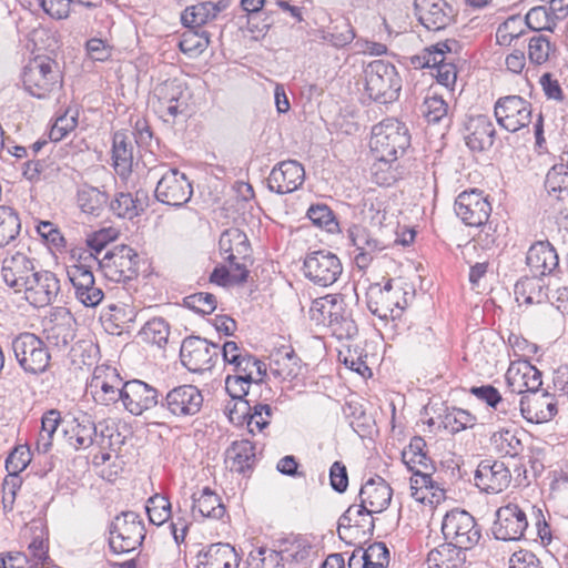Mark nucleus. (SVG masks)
Returning <instances> with one entry per match:
<instances>
[{"mask_svg": "<svg viewBox=\"0 0 568 568\" xmlns=\"http://www.w3.org/2000/svg\"><path fill=\"white\" fill-rule=\"evenodd\" d=\"M496 130L491 120L484 114L471 116L466 124L465 141L473 151H484L494 144Z\"/></svg>", "mask_w": 568, "mask_h": 568, "instance_id": "2f4dec72", "label": "nucleus"}, {"mask_svg": "<svg viewBox=\"0 0 568 568\" xmlns=\"http://www.w3.org/2000/svg\"><path fill=\"white\" fill-rule=\"evenodd\" d=\"M526 264L535 276L552 274L559 266L556 248L549 241H537L530 245L526 255Z\"/></svg>", "mask_w": 568, "mask_h": 568, "instance_id": "c85d7f7f", "label": "nucleus"}, {"mask_svg": "<svg viewBox=\"0 0 568 568\" xmlns=\"http://www.w3.org/2000/svg\"><path fill=\"white\" fill-rule=\"evenodd\" d=\"M22 82L32 97H50L62 83L58 63L45 55L36 57L24 67Z\"/></svg>", "mask_w": 568, "mask_h": 568, "instance_id": "7ed1b4c3", "label": "nucleus"}, {"mask_svg": "<svg viewBox=\"0 0 568 568\" xmlns=\"http://www.w3.org/2000/svg\"><path fill=\"white\" fill-rule=\"evenodd\" d=\"M74 325L75 321L68 310H55L44 324L47 342L54 347L65 348L74 338Z\"/></svg>", "mask_w": 568, "mask_h": 568, "instance_id": "bb28decb", "label": "nucleus"}, {"mask_svg": "<svg viewBox=\"0 0 568 568\" xmlns=\"http://www.w3.org/2000/svg\"><path fill=\"white\" fill-rule=\"evenodd\" d=\"M554 50L549 39L542 34H536L529 39L528 58L534 64L540 65L546 63Z\"/></svg>", "mask_w": 568, "mask_h": 568, "instance_id": "4d7b16f0", "label": "nucleus"}, {"mask_svg": "<svg viewBox=\"0 0 568 568\" xmlns=\"http://www.w3.org/2000/svg\"><path fill=\"white\" fill-rule=\"evenodd\" d=\"M393 490L384 478L368 479L359 490V498L368 514L384 511L390 503Z\"/></svg>", "mask_w": 568, "mask_h": 568, "instance_id": "7c9ffc66", "label": "nucleus"}, {"mask_svg": "<svg viewBox=\"0 0 568 568\" xmlns=\"http://www.w3.org/2000/svg\"><path fill=\"white\" fill-rule=\"evenodd\" d=\"M347 233L351 243L357 251L354 261L362 270L368 267L377 254L386 248V245L381 240L373 236V234L362 225L353 224L349 226Z\"/></svg>", "mask_w": 568, "mask_h": 568, "instance_id": "a878e982", "label": "nucleus"}, {"mask_svg": "<svg viewBox=\"0 0 568 568\" xmlns=\"http://www.w3.org/2000/svg\"><path fill=\"white\" fill-rule=\"evenodd\" d=\"M455 212L467 226L479 227L488 222L491 205L481 191L473 189L457 196Z\"/></svg>", "mask_w": 568, "mask_h": 568, "instance_id": "2eb2a0df", "label": "nucleus"}, {"mask_svg": "<svg viewBox=\"0 0 568 568\" xmlns=\"http://www.w3.org/2000/svg\"><path fill=\"white\" fill-rule=\"evenodd\" d=\"M368 568H385L389 562V551L384 542H374L362 550Z\"/></svg>", "mask_w": 568, "mask_h": 568, "instance_id": "774afa93", "label": "nucleus"}, {"mask_svg": "<svg viewBox=\"0 0 568 568\" xmlns=\"http://www.w3.org/2000/svg\"><path fill=\"white\" fill-rule=\"evenodd\" d=\"M277 542L284 561L297 565L307 564L310 561L313 547L306 538L294 536L280 539Z\"/></svg>", "mask_w": 568, "mask_h": 568, "instance_id": "79ce46f5", "label": "nucleus"}, {"mask_svg": "<svg viewBox=\"0 0 568 568\" xmlns=\"http://www.w3.org/2000/svg\"><path fill=\"white\" fill-rule=\"evenodd\" d=\"M409 144L408 129L397 119H385L372 129L369 148L381 165L396 162Z\"/></svg>", "mask_w": 568, "mask_h": 568, "instance_id": "f257e3e1", "label": "nucleus"}, {"mask_svg": "<svg viewBox=\"0 0 568 568\" xmlns=\"http://www.w3.org/2000/svg\"><path fill=\"white\" fill-rule=\"evenodd\" d=\"M139 255L128 245H118L108 251L101 258L97 256V266L104 277L112 282H129L139 274Z\"/></svg>", "mask_w": 568, "mask_h": 568, "instance_id": "1a4fd4ad", "label": "nucleus"}, {"mask_svg": "<svg viewBox=\"0 0 568 568\" xmlns=\"http://www.w3.org/2000/svg\"><path fill=\"white\" fill-rule=\"evenodd\" d=\"M74 263L68 265L67 275L73 286L75 298L85 307L98 306L104 297L102 288L97 284L93 267L97 256L93 253L80 252L72 255Z\"/></svg>", "mask_w": 568, "mask_h": 568, "instance_id": "f03ea898", "label": "nucleus"}, {"mask_svg": "<svg viewBox=\"0 0 568 568\" xmlns=\"http://www.w3.org/2000/svg\"><path fill=\"white\" fill-rule=\"evenodd\" d=\"M112 160L116 173L125 178L132 171L133 145L130 136L123 131L113 134Z\"/></svg>", "mask_w": 568, "mask_h": 568, "instance_id": "4c0bfd02", "label": "nucleus"}, {"mask_svg": "<svg viewBox=\"0 0 568 568\" xmlns=\"http://www.w3.org/2000/svg\"><path fill=\"white\" fill-rule=\"evenodd\" d=\"M443 424L445 429L452 434L473 428L476 424V416L466 409L452 407L444 415Z\"/></svg>", "mask_w": 568, "mask_h": 568, "instance_id": "864d4df0", "label": "nucleus"}, {"mask_svg": "<svg viewBox=\"0 0 568 568\" xmlns=\"http://www.w3.org/2000/svg\"><path fill=\"white\" fill-rule=\"evenodd\" d=\"M203 395L201 390L190 384L180 385L166 393L162 398L160 409L165 410L166 415L178 418H185L196 415L203 406ZM155 415H160L158 412Z\"/></svg>", "mask_w": 568, "mask_h": 568, "instance_id": "9b49d317", "label": "nucleus"}, {"mask_svg": "<svg viewBox=\"0 0 568 568\" xmlns=\"http://www.w3.org/2000/svg\"><path fill=\"white\" fill-rule=\"evenodd\" d=\"M523 21L519 17H510L503 22L496 31V41L499 45H510L514 40L523 36Z\"/></svg>", "mask_w": 568, "mask_h": 568, "instance_id": "0e129e2a", "label": "nucleus"}, {"mask_svg": "<svg viewBox=\"0 0 568 568\" xmlns=\"http://www.w3.org/2000/svg\"><path fill=\"white\" fill-rule=\"evenodd\" d=\"M109 196L105 192L100 191L98 187L81 184L77 191V204L80 210L92 216H100L103 212Z\"/></svg>", "mask_w": 568, "mask_h": 568, "instance_id": "a19ab883", "label": "nucleus"}, {"mask_svg": "<svg viewBox=\"0 0 568 568\" xmlns=\"http://www.w3.org/2000/svg\"><path fill=\"white\" fill-rule=\"evenodd\" d=\"M22 292L31 305L44 307L55 301L60 292V280L50 271H34Z\"/></svg>", "mask_w": 568, "mask_h": 568, "instance_id": "6ab92c4d", "label": "nucleus"}, {"mask_svg": "<svg viewBox=\"0 0 568 568\" xmlns=\"http://www.w3.org/2000/svg\"><path fill=\"white\" fill-rule=\"evenodd\" d=\"M322 39L335 48H344L355 39V31L346 20L336 23L326 31H322Z\"/></svg>", "mask_w": 568, "mask_h": 568, "instance_id": "5fc2aeb1", "label": "nucleus"}, {"mask_svg": "<svg viewBox=\"0 0 568 568\" xmlns=\"http://www.w3.org/2000/svg\"><path fill=\"white\" fill-rule=\"evenodd\" d=\"M148 200V193L142 190L136 191L135 194L119 192L110 202V210L120 219L133 220L144 212Z\"/></svg>", "mask_w": 568, "mask_h": 568, "instance_id": "c9c22d12", "label": "nucleus"}, {"mask_svg": "<svg viewBox=\"0 0 568 568\" xmlns=\"http://www.w3.org/2000/svg\"><path fill=\"white\" fill-rule=\"evenodd\" d=\"M300 358L291 351H280L272 356L271 371L283 379H293L300 374Z\"/></svg>", "mask_w": 568, "mask_h": 568, "instance_id": "49530a36", "label": "nucleus"}, {"mask_svg": "<svg viewBox=\"0 0 568 568\" xmlns=\"http://www.w3.org/2000/svg\"><path fill=\"white\" fill-rule=\"evenodd\" d=\"M442 532L447 544L465 551L473 549L481 538V528L475 518L458 508L444 516Z\"/></svg>", "mask_w": 568, "mask_h": 568, "instance_id": "423d86ee", "label": "nucleus"}, {"mask_svg": "<svg viewBox=\"0 0 568 568\" xmlns=\"http://www.w3.org/2000/svg\"><path fill=\"white\" fill-rule=\"evenodd\" d=\"M568 181V150L562 152L560 160L556 163L546 175V187L550 192H557L561 185Z\"/></svg>", "mask_w": 568, "mask_h": 568, "instance_id": "680f3d73", "label": "nucleus"}, {"mask_svg": "<svg viewBox=\"0 0 568 568\" xmlns=\"http://www.w3.org/2000/svg\"><path fill=\"white\" fill-rule=\"evenodd\" d=\"M226 458L232 470L245 473L255 463V446L248 439L235 440L227 448Z\"/></svg>", "mask_w": 568, "mask_h": 568, "instance_id": "37998d69", "label": "nucleus"}, {"mask_svg": "<svg viewBox=\"0 0 568 568\" xmlns=\"http://www.w3.org/2000/svg\"><path fill=\"white\" fill-rule=\"evenodd\" d=\"M465 562L466 551L447 542L430 550L426 559L429 568H464Z\"/></svg>", "mask_w": 568, "mask_h": 568, "instance_id": "ea45409f", "label": "nucleus"}, {"mask_svg": "<svg viewBox=\"0 0 568 568\" xmlns=\"http://www.w3.org/2000/svg\"><path fill=\"white\" fill-rule=\"evenodd\" d=\"M154 194L161 203L180 207L190 201L193 189L184 173L170 169L159 180Z\"/></svg>", "mask_w": 568, "mask_h": 568, "instance_id": "4468645a", "label": "nucleus"}, {"mask_svg": "<svg viewBox=\"0 0 568 568\" xmlns=\"http://www.w3.org/2000/svg\"><path fill=\"white\" fill-rule=\"evenodd\" d=\"M156 91L161 106L165 109L166 113L172 118H175L185 110V88L181 82L176 80L168 81L161 84Z\"/></svg>", "mask_w": 568, "mask_h": 568, "instance_id": "58836bf2", "label": "nucleus"}, {"mask_svg": "<svg viewBox=\"0 0 568 568\" xmlns=\"http://www.w3.org/2000/svg\"><path fill=\"white\" fill-rule=\"evenodd\" d=\"M11 346L19 366L26 374L40 375L49 368L50 352L36 334L21 333L13 338Z\"/></svg>", "mask_w": 568, "mask_h": 568, "instance_id": "0eeeda50", "label": "nucleus"}, {"mask_svg": "<svg viewBox=\"0 0 568 568\" xmlns=\"http://www.w3.org/2000/svg\"><path fill=\"white\" fill-rule=\"evenodd\" d=\"M306 215L314 225L324 227L327 232L332 233L338 226L333 211L326 204L311 205Z\"/></svg>", "mask_w": 568, "mask_h": 568, "instance_id": "052dcab7", "label": "nucleus"}, {"mask_svg": "<svg viewBox=\"0 0 568 568\" xmlns=\"http://www.w3.org/2000/svg\"><path fill=\"white\" fill-rule=\"evenodd\" d=\"M402 460L409 470L418 467L432 468V460L426 452V442L422 436H414L402 452Z\"/></svg>", "mask_w": 568, "mask_h": 568, "instance_id": "a18cd8bd", "label": "nucleus"}, {"mask_svg": "<svg viewBox=\"0 0 568 568\" xmlns=\"http://www.w3.org/2000/svg\"><path fill=\"white\" fill-rule=\"evenodd\" d=\"M474 480L480 490L498 494L509 486L511 474L503 462L484 459L477 466Z\"/></svg>", "mask_w": 568, "mask_h": 568, "instance_id": "4be33fe9", "label": "nucleus"}, {"mask_svg": "<svg viewBox=\"0 0 568 568\" xmlns=\"http://www.w3.org/2000/svg\"><path fill=\"white\" fill-rule=\"evenodd\" d=\"M248 568H284V557L280 549L260 547L252 550L247 557Z\"/></svg>", "mask_w": 568, "mask_h": 568, "instance_id": "8fccbe9b", "label": "nucleus"}, {"mask_svg": "<svg viewBox=\"0 0 568 568\" xmlns=\"http://www.w3.org/2000/svg\"><path fill=\"white\" fill-rule=\"evenodd\" d=\"M494 111L498 124L509 132H517L531 122V104L520 95L499 98Z\"/></svg>", "mask_w": 568, "mask_h": 568, "instance_id": "ddd939ff", "label": "nucleus"}, {"mask_svg": "<svg viewBox=\"0 0 568 568\" xmlns=\"http://www.w3.org/2000/svg\"><path fill=\"white\" fill-rule=\"evenodd\" d=\"M123 381L115 368L97 367L89 384L94 399L102 405L114 404L123 399Z\"/></svg>", "mask_w": 568, "mask_h": 568, "instance_id": "dca6fc26", "label": "nucleus"}, {"mask_svg": "<svg viewBox=\"0 0 568 568\" xmlns=\"http://www.w3.org/2000/svg\"><path fill=\"white\" fill-rule=\"evenodd\" d=\"M219 246L226 262L251 258L252 248L250 241L240 229L232 227L225 230L220 236Z\"/></svg>", "mask_w": 568, "mask_h": 568, "instance_id": "f704fd0d", "label": "nucleus"}, {"mask_svg": "<svg viewBox=\"0 0 568 568\" xmlns=\"http://www.w3.org/2000/svg\"><path fill=\"white\" fill-rule=\"evenodd\" d=\"M169 335V323L162 317H154L148 321L140 331V336L143 341L158 345L159 347L168 343Z\"/></svg>", "mask_w": 568, "mask_h": 568, "instance_id": "603ef678", "label": "nucleus"}, {"mask_svg": "<svg viewBox=\"0 0 568 568\" xmlns=\"http://www.w3.org/2000/svg\"><path fill=\"white\" fill-rule=\"evenodd\" d=\"M63 425L68 442L74 449H85L93 445L97 426L88 413L83 410L69 412L63 417Z\"/></svg>", "mask_w": 568, "mask_h": 568, "instance_id": "aec40b11", "label": "nucleus"}, {"mask_svg": "<svg viewBox=\"0 0 568 568\" xmlns=\"http://www.w3.org/2000/svg\"><path fill=\"white\" fill-rule=\"evenodd\" d=\"M447 103L443 98L427 97L422 105V111L428 123H438L447 115Z\"/></svg>", "mask_w": 568, "mask_h": 568, "instance_id": "338daca9", "label": "nucleus"}, {"mask_svg": "<svg viewBox=\"0 0 568 568\" xmlns=\"http://www.w3.org/2000/svg\"><path fill=\"white\" fill-rule=\"evenodd\" d=\"M521 416L529 423L541 424L557 415V403L547 390H536L523 395L519 402Z\"/></svg>", "mask_w": 568, "mask_h": 568, "instance_id": "412c9836", "label": "nucleus"}, {"mask_svg": "<svg viewBox=\"0 0 568 568\" xmlns=\"http://www.w3.org/2000/svg\"><path fill=\"white\" fill-rule=\"evenodd\" d=\"M21 222L18 212L0 205V248L9 245L20 234Z\"/></svg>", "mask_w": 568, "mask_h": 568, "instance_id": "de8ad7c7", "label": "nucleus"}, {"mask_svg": "<svg viewBox=\"0 0 568 568\" xmlns=\"http://www.w3.org/2000/svg\"><path fill=\"white\" fill-rule=\"evenodd\" d=\"M210 44V34L202 29H187L181 36L179 47L189 55L202 53Z\"/></svg>", "mask_w": 568, "mask_h": 568, "instance_id": "3c124183", "label": "nucleus"}, {"mask_svg": "<svg viewBox=\"0 0 568 568\" xmlns=\"http://www.w3.org/2000/svg\"><path fill=\"white\" fill-rule=\"evenodd\" d=\"M527 527L528 521L524 510L515 504H508L497 510L493 534L499 540H519L524 537Z\"/></svg>", "mask_w": 568, "mask_h": 568, "instance_id": "a211bd4d", "label": "nucleus"}, {"mask_svg": "<svg viewBox=\"0 0 568 568\" xmlns=\"http://www.w3.org/2000/svg\"><path fill=\"white\" fill-rule=\"evenodd\" d=\"M182 365L190 372H210L220 358V346L200 336H187L180 348Z\"/></svg>", "mask_w": 568, "mask_h": 568, "instance_id": "9d476101", "label": "nucleus"}, {"mask_svg": "<svg viewBox=\"0 0 568 568\" xmlns=\"http://www.w3.org/2000/svg\"><path fill=\"white\" fill-rule=\"evenodd\" d=\"M151 524L161 526L171 517V503L162 495H154L149 498L145 506Z\"/></svg>", "mask_w": 568, "mask_h": 568, "instance_id": "6e6d98bb", "label": "nucleus"}, {"mask_svg": "<svg viewBox=\"0 0 568 568\" xmlns=\"http://www.w3.org/2000/svg\"><path fill=\"white\" fill-rule=\"evenodd\" d=\"M229 7L230 0L199 2L183 10L181 21L187 29H202L203 26L216 20L219 14Z\"/></svg>", "mask_w": 568, "mask_h": 568, "instance_id": "c756f323", "label": "nucleus"}, {"mask_svg": "<svg viewBox=\"0 0 568 568\" xmlns=\"http://www.w3.org/2000/svg\"><path fill=\"white\" fill-rule=\"evenodd\" d=\"M79 112L74 108H68L63 114L59 115L51 128L50 138L53 141L62 140L69 132L78 125Z\"/></svg>", "mask_w": 568, "mask_h": 568, "instance_id": "bf43d9fd", "label": "nucleus"}, {"mask_svg": "<svg viewBox=\"0 0 568 568\" xmlns=\"http://www.w3.org/2000/svg\"><path fill=\"white\" fill-rule=\"evenodd\" d=\"M144 523L135 511H122L109 528V545L113 552L125 554L140 548L145 538Z\"/></svg>", "mask_w": 568, "mask_h": 568, "instance_id": "20e7f679", "label": "nucleus"}, {"mask_svg": "<svg viewBox=\"0 0 568 568\" xmlns=\"http://www.w3.org/2000/svg\"><path fill=\"white\" fill-rule=\"evenodd\" d=\"M539 276L523 277L515 284V296L518 303H540L546 296Z\"/></svg>", "mask_w": 568, "mask_h": 568, "instance_id": "09e8293b", "label": "nucleus"}, {"mask_svg": "<svg viewBox=\"0 0 568 568\" xmlns=\"http://www.w3.org/2000/svg\"><path fill=\"white\" fill-rule=\"evenodd\" d=\"M272 408L267 404H255L247 414V428L251 434L262 432L271 422Z\"/></svg>", "mask_w": 568, "mask_h": 568, "instance_id": "e2e57ef3", "label": "nucleus"}, {"mask_svg": "<svg viewBox=\"0 0 568 568\" xmlns=\"http://www.w3.org/2000/svg\"><path fill=\"white\" fill-rule=\"evenodd\" d=\"M408 292L394 284L393 280L381 287L373 286L367 293V307L369 312L383 321L399 318L408 305Z\"/></svg>", "mask_w": 568, "mask_h": 568, "instance_id": "6e6552de", "label": "nucleus"}, {"mask_svg": "<svg viewBox=\"0 0 568 568\" xmlns=\"http://www.w3.org/2000/svg\"><path fill=\"white\" fill-rule=\"evenodd\" d=\"M365 89L376 102L385 104L396 100L402 89L396 68L383 60L368 63L365 69Z\"/></svg>", "mask_w": 568, "mask_h": 568, "instance_id": "39448f33", "label": "nucleus"}, {"mask_svg": "<svg viewBox=\"0 0 568 568\" xmlns=\"http://www.w3.org/2000/svg\"><path fill=\"white\" fill-rule=\"evenodd\" d=\"M305 180V170L295 160H287L275 165L268 178L267 186L277 194H288L296 191Z\"/></svg>", "mask_w": 568, "mask_h": 568, "instance_id": "5701e85b", "label": "nucleus"}, {"mask_svg": "<svg viewBox=\"0 0 568 568\" xmlns=\"http://www.w3.org/2000/svg\"><path fill=\"white\" fill-rule=\"evenodd\" d=\"M415 14L427 30L439 31L453 20V8L445 0H415Z\"/></svg>", "mask_w": 568, "mask_h": 568, "instance_id": "393cba45", "label": "nucleus"}, {"mask_svg": "<svg viewBox=\"0 0 568 568\" xmlns=\"http://www.w3.org/2000/svg\"><path fill=\"white\" fill-rule=\"evenodd\" d=\"M555 20L556 18L550 9L541 6L531 8L525 17L526 26L534 31H551L556 26Z\"/></svg>", "mask_w": 568, "mask_h": 568, "instance_id": "13d9d810", "label": "nucleus"}, {"mask_svg": "<svg viewBox=\"0 0 568 568\" xmlns=\"http://www.w3.org/2000/svg\"><path fill=\"white\" fill-rule=\"evenodd\" d=\"M184 305L199 314H211L216 308L215 295L200 292L184 298Z\"/></svg>", "mask_w": 568, "mask_h": 568, "instance_id": "69168bd1", "label": "nucleus"}, {"mask_svg": "<svg viewBox=\"0 0 568 568\" xmlns=\"http://www.w3.org/2000/svg\"><path fill=\"white\" fill-rule=\"evenodd\" d=\"M490 446L500 457L515 458L524 452V444L514 429H500L490 436Z\"/></svg>", "mask_w": 568, "mask_h": 568, "instance_id": "c03bdc74", "label": "nucleus"}, {"mask_svg": "<svg viewBox=\"0 0 568 568\" xmlns=\"http://www.w3.org/2000/svg\"><path fill=\"white\" fill-rule=\"evenodd\" d=\"M303 272L314 284L327 287L338 280L343 266L337 255L326 250H318L306 254Z\"/></svg>", "mask_w": 568, "mask_h": 568, "instance_id": "f8f14e48", "label": "nucleus"}, {"mask_svg": "<svg viewBox=\"0 0 568 568\" xmlns=\"http://www.w3.org/2000/svg\"><path fill=\"white\" fill-rule=\"evenodd\" d=\"M240 556L230 544L216 542L197 555V568H239Z\"/></svg>", "mask_w": 568, "mask_h": 568, "instance_id": "473e14b6", "label": "nucleus"}, {"mask_svg": "<svg viewBox=\"0 0 568 568\" xmlns=\"http://www.w3.org/2000/svg\"><path fill=\"white\" fill-rule=\"evenodd\" d=\"M122 395L124 408L134 416H140L161 404L159 390L140 379L125 382Z\"/></svg>", "mask_w": 568, "mask_h": 568, "instance_id": "f3484780", "label": "nucleus"}, {"mask_svg": "<svg viewBox=\"0 0 568 568\" xmlns=\"http://www.w3.org/2000/svg\"><path fill=\"white\" fill-rule=\"evenodd\" d=\"M33 273V262L23 253L16 252L2 261L1 276L18 293L22 292Z\"/></svg>", "mask_w": 568, "mask_h": 568, "instance_id": "cd10ccee", "label": "nucleus"}, {"mask_svg": "<svg viewBox=\"0 0 568 568\" xmlns=\"http://www.w3.org/2000/svg\"><path fill=\"white\" fill-rule=\"evenodd\" d=\"M192 515L195 519L212 518L221 519L225 514V507L221 498L209 487L192 495Z\"/></svg>", "mask_w": 568, "mask_h": 568, "instance_id": "e433bc0d", "label": "nucleus"}, {"mask_svg": "<svg viewBox=\"0 0 568 568\" xmlns=\"http://www.w3.org/2000/svg\"><path fill=\"white\" fill-rule=\"evenodd\" d=\"M327 317V326L337 338H352L357 334V325L351 317V313L346 310L342 297L331 295Z\"/></svg>", "mask_w": 568, "mask_h": 568, "instance_id": "72a5a7b5", "label": "nucleus"}, {"mask_svg": "<svg viewBox=\"0 0 568 568\" xmlns=\"http://www.w3.org/2000/svg\"><path fill=\"white\" fill-rule=\"evenodd\" d=\"M506 381L510 390L519 395L539 390L542 385L541 372L526 359L510 364L506 373Z\"/></svg>", "mask_w": 568, "mask_h": 568, "instance_id": "b1692460", "label": "nucleus"}]
</instances>
